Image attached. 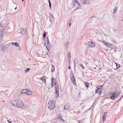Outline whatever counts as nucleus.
Masks as SVG:
<instances>
[{
    "instance_id": "nucleus-47",
    "label": "nucleus",
    "mask_w": 123,
    "mask_h": 123,
    "mask_svg": "<svg viewBox=\"0 0 123 123\" xmlns=\"http://www.w3.org/2000/svg\"><path fill=\"white\" fill-rule=\"evenodd\" d=\"M2 102H4V100Z\"/></svg>"
},
{
    "instance_id": "nucleus-34",
    "label": "nucleus",
    "mask_w": 123,
    "mask_h": 123,
    "mask_svg": "<svg viewBox=\"0 0 123 123\" xmlns=\"http://www.w3.org/2000/svg\"><path fill=\"white\" fill-rule=\"evenodd\" d=\"M41 79L43 81V80H44L45 79V78L44 77H42L41 78Z\"/></svg>"
},
{
    "instance_id": "nucleus-50",
    "label": "nucleus",
    "mask_w": 123,
    "mask_h": 123,
    "mask_svg": "<svg viewBox=\"0 0 123 123\" xmlns=\"http://www.w3.org/2000/svg\"><path fill=\"white\" fill-rule=\"evenodd\" d=\"M1 25V24L0 23V26Z\"/></svg>"
},
{
    "instance_id": "nucleus-29",
    "label": "nucleus",
    "mask_w": 123,
    "mask_h": 123,
    "mask_svg": "<svg viewBox=\"0 0 123 123\" xmlns=\"http://www.w3.org/2000/svg\"><path fill=\"white\" fill-rule=\"evenodd\" d=\"M116 64L117 66V68H119L120 67V65L116 63Z\"/></svg>"
},
{
    "instance_id": "nucleus-32",
    "label": "nucleus",
    "mask_w": 123,
    "mask_h": 123,
    "mask_svg": "<svg viewBox=\"0 0 123 123\" xmlns=\"http://www.w3.org/2000/svg\"><path fill=\"white\" fill-rule=\"evenodd\" d=\"M67 56H68V58L70 59V57H71V55H70L69 54H68L67 55Z\"/></svg>"
},
{
    "instance_id": "nucleus-39",
    "label": "nucleus",
    "mask_w": 123,
    "mask_h": 123,
    "mask_svg": "<svg viewBox=\"0 0 123 123\" xmlns=\"http://www.w3.org/2000/svg\"><path fill=\"white\" fill-rule=\"evenodd\" d=\"M80 121H78V120L77 121V123H80Z\"/></svg>"
},
{
    "instance_id": "nucleus-17",
    "label": "nucleus",
    "mask_w": 123,
    "mask_h": 123,
    "mask_svg": "<svg viewBox=\"0 0 123 123\" xmlns=\"http://www.w3.org/2000/svg\"><path fill=\"white\" fill-rule=\"evenodd\" d=\"M12 45H14L16 47H18L19 46V44L17 42L12 43Z\"/></svg>"
},
{
    "instance_id": "nucleus-11",
    "label": "nucleus",
    "mask_w": 123,
    "mask_h": 123,
    "mask_svg": "<svg viewBox=\"0 0 123 123\" xmlns=\"http://www.w3.org/2000/svg\"><path fill=\"white\" fill-rule=\"evenodd\" d=\"M26 29L25 28H22L19 30L20 32L22 34H25L26 33Z\"/></svg>"
},
{
    "instance_id": "nucleus-2",
    "label": "nucleus",
    "mask_w": 123,
    "mask_h": 123,
    "mask_svg": "<svg viewBox=\"0 0 123 123\" xmlns=\"http://www.w3.org/2000/svg\"><path fill=\"white\" fill-rule=\"evenodd\" d=\"M46 39L44 41V44L47 49L49 50L50 49L51 45L48 38L46 37Z\"/></svg>"
},
{
    "instance_id": "nucleus-18",
    "label": "nucleus",
    "mask_w": 123,
    "mask_h": 123,
    "mask_svg": "<svg viewBox=\"0 0 123 123\" xmlns=\"http://www.w3.org/2000/svg\"><path fill=\"white\" fill-rule=\"evenodd\" d=\"M27 89H24L22 90L20 92V93L21 94H24L26 93H27Z\"/></svg>"
},
{
    "instance_id": "nucleus-33",
    "label": "nucleus",
    "mask_w": 123,
    "mask_h": 123,
    "mask_svg": "<svg viewBox=\"0 0 123 123\" xmlns=\"http://www.w3.org/2000/svg\"><path fill=\"white\" fill-rule=\"evenodd\" d=\"M107 112H104L103 116H105V117H106V115Z\"/></svg>"
},
{
    "instance_id": "nucleus-46",
    "label": "nucleus",
    "mask_w": 123,
    "mask_h": 123,
    "mask_svg": "<svg viewBox=\"0 0 123 123\" xmlns=\"http://www.w3.org/2000/svg\"><path fill=\"white\" fill-rule=\"evenodd\" d=\"M19 49L20 50H21V49H20V47H19Z\"/></svg>"
},
{
    "instance_id": "nucleus-12",
    "label": "nucleus",
    "mask_w": 123,
    "mask_h": 123,
    "mask_svg": "<svg viewBox=\"0 0 123 123\" xmlns=\"http://www.w3.org/2000/svg\"><path fill=\"white\" fill-rule=\"evenodd\" d=\"M52 82L51 83V87H53L55 85H56V81L55 80H54L53 78H52L51 80ZM56 86L55 85V86Z\"/></svg>"
},
{
    "instance_id": "nucleus-40",
    "label": "nucleus",
    "mask_w": 123,
    "mask_h": 123,
    "mask_svg": "<svg viewBox=\"0 0 123 123\" xmlns=\"http://www.w3.org/2000/svg\"><path fill=\"white\" fill-rule=\"evenodd\" d=\"M7 121L8 122H9V123H11V122H10V121H9V120H7Z\"/></svg>"
},
{
    "instance_id": "nucleus-37",
    "label": "nucleus",
    "mask_w": 123,
    "mask_h": 123,
    "mask_svg": "<svg viewBox=\"0 0 123 123\" xmlns=\"http://www.w3.org/2000/svg\"><path fill=\"white\" fill-rule=\"evenodd\" d=\"M43 83H46L45 79V80H43Z\"/></svg>"
},
{
    "instance_id": "nucleus-10",
    "label": "nucleus",
    "mask_w": 123,
    "mask_h": 123,
    "mask_svg": "<svg viewBox=\"0 0 123 123\" xmlns=\"http://www.w3.org/2000/svg\"><path fill=\"white\" fill-rule=\"evenodd\" d=\"M91 0H80L81 2L84 4H88L91 2Z\"/></svg>"
},
{
    "instance_id": "nucleus-25",
    "label": "nucleus",
    "mask_w": 123,
    "mask_h": 123,
    "mask_svg": "<svg viewBox=\"0 0 123 123\" xmlns=\"http://www.w3.org/2000/svg\"><path fill=\"white\" fill-rule=\"evenodd\" d=\"M55 69L54 66L52 64V68L51 69V72H53Z\"/></svg>"
},
{
    "instance_id": "nucleus-19",
    "label": "nucleus",
    "mask_w": 123,
    "mask_h": 123,
    "mask_svg": "<svg viewBox=\"0 0 123 123\" xmlns=\"http://www.w3.org/2000/svg\"><path fill=\"white\" fill-rule=\"evenodd\" d=\"M26 94L28 95H31L32 94V92L31 90L28 89L27 90V93H26Z\"/></svg>"
},
{
    "instance_id": "nucleus-24",
    "label": "nucleus",
    "mask_w": 123,
    "mask_h": 123,
    "mask_svg": "<svg viewBox=\"0 0 123 123\" xmlns=\"http://www.w3.org/2000/svg\"><path fill=\"white\" fill-rule=\"evenodd\" d=\"M80 67L82 69H84L85 68L84 67L83 65L81 63H80L79 64Z\"/></svg>"
},
{
    "instance_id": "nucleus-22",
    "label": "nucleus",
    "mask_w": 123,
    "mask_h": 123,
    "mask_svg": "<svg viewBox=\"0 0 123 123\" xmlns=\"http://www.w3.org/2000/svg\"><path fill=\"white\" fill-rule=\"evenodd\" d=\"M74 0V1L75 2L76 5H77V6H78V7L80 5V3L77 2V1L78 0Z\"/></svg>"
},
{
    "instance_id": "nucleus-7",
    "label": "nucleus",
    "mask_w": 123,
    "mask_h": 123,
    "mask_svg": "<svg viewBox=\"0 0 123 123\" xmlns=\"http://www.w3.org/2000/svg\"><path fill=\"white\" fill-rule=\"evenodd\" d=\"M58 89L57 87L55 86V92H54V96L55 97L57 98L59 96V94Z\"/></svg>"
},
{
    "instance_id": "nucleus-15",
    "label": "nucleus",
    "mask_w": 123,
    "mask_h": 123,
    "mask_svg": "<svg viewBox=\"0 0 123 123\" xmlns=\"http://www.w3.org/2000/svg\"><path fill=\"white\" fill-rule=\"evenodd\" d=\"M16 103V100H13L11 102V104L12 105L15 106H16V105H17Z\"/></svg>"
},
{
    "instance_id": "nucleus-6",
    "label": "nucleus",
    "mask_w": 123,
    "mask_h": 123,
    "mask_svg": "<svg viewBox=\"0 0 123 123\" xmlns=\"http://www.w3.org/2000/svg\"><path fill=\"white\" fill-rule=\"evenodd\" d=\"M110 94L111 96L110 98L112 100H114L115 98L118 95L117 93L116 92H111Z\"/></svg>"
},
{
    "instance_id": "nucleus-20",
    "label": "nucleus",
    "mask_w": 123,
    "mask_h": 123,
    "mask_svg": "<svg viewBox=\"0 0 123 123\" xmlns=\"http://www.w3.org/2000/svg\"><path fill=\"white\" fill-rule=\"evenodd\" d=\"M118 9V8L117 6L114 9H113V13H116Z\"/></svg>"
},
{
    "instance_id": "nucleus-27",
    "label": "nucleus",
    "mask_w": 123,
    "mask_h": 123,
    "mask_svg": "<svg viewBox=\"0 0 123 123\" xmlns=\"http://www.w3.org/2000/svg\"><path fill=\"white\" fill-rule=\"evenodd\" d=\"M70 43L69 42H67L65 43V45L66 47H68V45Z\"/></svg>"
},
{
    "instance_id": "nucleus-13",
    "label": "nucleus",
    "mask_w": 123,
    "mask_h": 123,
    "mask_svg": "<svg viewBox=\"0 0 123 123\" xmlns=\"http://www.w3.org/2000/svg\"><path fill=\"white\" fill-rule=\"evenodd\" d=\"M49 18L50 19V20L51 22H53L54 21V19L52 14L51 13L50 15L49 16Z\"/></svg>"
},
{
    "instance_id": "nucleus-23",
    "label": "nucleus",
    "mask_w": 123,
    "mask_h": 123,
    "mask_svg": "<svg viewBox=\"0 0 123 123\" xmlns=\"http://www.w3.org/2000/svg\"><path fill=\"white\" fill-rule=\"evenodd\" d=\"M85 86L87 88L90 85V83H89L86 82L85 83Z\"/></svg>"
},
{
    "instance_id": "nucleus-51",
    "label": "nucleus",
    "mask_w": 123,
    "mask_h": 123,
    "mask_svg": "<svg viewBox=\"0 0 123 123\" xmlns=\"http://www.w3.org/2000/svg\"><path fill=\"white\" fill-rule=\"evenodd\" d=\"M122 21H123V19H122Z\"/></svg>"
},
{
    "instance_id": "nucleus-21",
    "label": "nucleus",
    "mask_w": 123,
    "mask_h": 123,
    "mask_svg": "<svg viewBox=\"0 0 123 123\" xmlns=\"http://www.w3.org/2000/svg\"><path fill=\"white\" fill-rule=\"evenodd\" d=\"M6 49V47L4 46L2 47V50L3 51H5Z\"/></svg>"
},
{
    "instance_id": "nucleus-43",
    "label": "nucleus",
    "mask_w": 123,
    "mask_h": 123,
    "mask_svg": "<svg viewBox=\"0 0 123 123\" xmlns=\"http://www.w3.org/2000/svg\"><path fill=\"white\" fill-rule=\"evenodd\" d=\"M29 60L30 61H31V58H30L29 59Z\"/></svg>"
},
{
    "instance_id": "nucleus-41",
    "label": "nucleus",
    "mask_w": 123,
    "mask_h": 123,
    "mask_svg": "<svg viewBox=\"0 0 123 123\" xmlns=\"http://www.w3.org/2000/svg\"><path fill=\"white\" fill-rule=\"evenodd\" d=\"M68 68L69 69H70V66H69L68 67Z\"/></svg>"
},
{
    "instance_id": "nucleus-31",
    "label": "nucleus",
    "mask_w": 123,
    "mask_h": 123,
    "mask_svg": "<svg viewBox=\"0 0 123 123\" xmlns=\"http://www.w3.org/2000/svg\"><path fill=\"white\" fill-rule=\"evenodd\" d=\"M103 122H104L106 119V117H105V116H103Z\"/></svg>"
},
{
    "instance_id": "nucleus-28",
    "label": "nucleus",
    "mask_w": 123,
    "mask_h": 123,
    "mask_svg": "<svg viewBox=\"0 0 123 123\" xmlns=\"http://www.w3.org/2000/svg\"><path fill=\"white\" fill-rule=\"evenodd\" d=\"M30 68H27L26 69L25 71V73H27V72H28L30 70Z\"/></svg>"
},
{
    "instance_id": "nucleus-48",
    "label": "nucleus",
    "mask_w": 123,
    "mask_h": 123,
    "mask_svg": "<svg viewBox=\"0 0 123 123\" xmlns=\"http://www.w3.org/2000/svg\"><path fill=\"white\" fill-rule=\"evenodd\" d=\"M22 2H23L24 1V0H22Z\"/></svg>"
},
{
    "instance_id": "nucleus-4",
    "label": "nucleus",
    "mask_w": 123,
    "mask_h": 123,
    "mask_svg": "<svg viewBox=\"0 0 123 123\" xmlns=\"http://www.w3.org/2000/svg\"><path fill=\"white\" fill-rule=\"evenodd\" d=\"M102 43L108 48L112 49L115 48V46L114 45L111 44L110 43L107 42L106 41H102Z\"/></svg>"
},
{
    "instance_id": "nucleus-30",
    "label": "nucleus",
    "mask_w": 123,
    "mask_h": 123,
    "mask_svg": "<svg viewBox=\"0 0 123 123\" xmlns=\"http://www.w3.org/2000/svg\"><path fill=\"white\" fill-rule=\"evenodd\" d=\"M58 118L59 119H60L63 122L64 121V120H63L61 117H59Z\"/></svg>"
},
{
    "instance_id": "nucleus-26",
    "label": "nucleus",
    "mask_w": 123,
    "mask_h": 123,
    "mask_svg": "<svg viewBox=\"0 0 123 123\" xmlns=\"http://www.w3.org/2000/svg\"><path fill=\"white\" fill-rule=\"evenodd\" d=\"M78 59H76L74 60V64L75 65L76 64L78 63Z\"/></svg>"
},
{
    "instance_id": "nucleus-3",
    "label": "nucleus",
    "mask_w": 123,
    "mask_h": 123,
    "mask_svg": "<svg viewBox=\"0 0 123 123\" xmlns=\"http://www.w3.org/2000/svg\"><path fill=\"white\" fill-rule=\"evenodd\" d=\"M7 32V30L4 27H2L0 31V36L2 37L3 36V34H5Z\"/></svg>"
},
{
    "instance_id": "nucleus-16",
    "label": "nucleus",
    "mask_w": 123,
    "mask_h": 123,
    "mask_svg": "<svg viewBox=\"0 0 123 123\" xmlns=\"http://www.w3.org/2000/svg\"><path fill=\"white\" fill-rule=\"evenodd\" d=\"M64 109L65 110H68V108H69V105L68 104H66L65 105L64 107Z\"/></svg>"
},
{
    "instance_id": "nucleus-9",
    "label": "nucleus",
    "mask_w": 123,
    "mask_h": 123,
    "mask_svg": "<svg viewBox=\"0 0 123 123\" xmlns=\"http://www.w3.org/2000/svg\"><path fill=\"white\" fill-rule=\"evenodd\" d=\"M97 88V89L96 91V93H99L102 90V86L101 85H98Z\"/></svg>"
},
{
    "instance_id": "nucleus-5",
    "label": "nucleus",
    "mask_w": 123,
    "mask_h": 123,
    "mask_svg": "<svg viewBox=\"0 0 123 123\" xmlns=\"http://www.w3.org/2000/svg\"><path fill=\"white\" fill-rule=\"evenodd\" d=\"M17 105L16 107L20 108H23L24 106V104L20 101L16 100Z\"/></svg>"
},
{
    "instance_id": "nucleus-35",
    "label": "nucleus",
    "mask_w": 123,
    "mask_h": 123,
    "mask_svg": "<svg viewBox=\"0 0 123 123\" xmlns=\"http://www.w3.org/2000/svg\"><path fill=\"white\" fill-rule=\"evenodd\" d=\"M43 36L44 38L46 36V34L45 32L43 34Z\"/></svg>"
},
{
    "instance_id": "nucleus-44",
    "label": "nucleus",
    "mask_w": 123,
    "mask_h": 123,
    "mask_svg": "<svg viewBox=\"0 0 123 123\" xmlns=\"http://www.w3.org/2000/svg\"><path fill=\"white\" fill-rule=\"evenodd\" d=\"M70 25H71V24H70V23L69 25V26H70Z\"/></svg>"
},
{
    "instance_id": "nucleus-42",
    "label": "nucleus",
    "mask_w": 123,
    "mask_h": 123,
    "mask_svg": "<svg viewBox=\"0 0 123 123\" xmlns=\"http://www.w3.org/2000/svg\"><path fill=\"white\" fill-rule=\"evenodd\" d=\"M70 60H69V65L70 64Z\"/></svg>"
},
{
    "instance_id": "nucleus-49",
    "label": "nucleus",
    "mask_w": 123,
    "mask_h": 123,
    "mask_svg": "<svg viewBox=\"0 0 123 123\" xmlns=\"http://www.w3.org/2000/svg\"><path fill=\"white\" fill-rule=\"evenodd\" d=\"M75 5H74V7H75Z\"/></svg>"
},
{
    "instance_id": "nucleus-36",
    "label": "nucleus",
    "mask_w": 123,
    "mask_h": 123,
    "mask_svg": "<svg viewBox=\"0 0 123 123\" xmlns=\"http://www.w3.org/2000/svg\"><path fill=\"white\" fill-rule=\"evenodd\" d=\"M49 6L50 8V9H51V3L49 4Z\"/></svg>"
},
{
    "instance_id": "nucleus-1",
    "label": "nucleus",
    "mask_w": 123,
    "mask_h": 123,
    "mask_svg": "<svg viewBox=\"0 0 123 123\" xmlns=\"http://www.w3.org/2000/svg\"><path fill=\"white\" fill-rule=\"evenodd\" d=\"M55 105L54 101L50 100L48 103L47 106L49 109L52 110L55 107Z\"/></svg>"
},
{
    "instance_id": "nucleus-14",
    "label": "nucleus",
    "mask_w": 123,
    "mask_h": 123,
    "mask_svg": "<svg viewBox=\"0 0 123 123\" xmlns=\"http://www.w3.org/2000/svg\"><path fill=\"white\" fill-rule=\"evenodd\" d=\"M88 44L89 46L91 47H95L94 44L92 42H89L88 43Z\"/></svg>"
},
{
    "instance_id": "nucleus-8",
    "label": "nucleus",
    "mask_w": 123,
    "mask_h": 123,
    "mask_svg": "<svg viewBox=\"0 0 123 123\" xmlns=\"http://www.w3.org/2000/svg\"><path fill=\"white\" fill-rule=\"evenodd\" d=\"M70 76L72 81L73 82L74 84H75L76 81L75 80V79L73 73L71 72L70 74Z\"/></svg>"
},
{
    "instance_id": "nucleus-38",
    "label": "nucleus",
    "mask_w": 123,
    "mask_h": 123,
    "mask_svg": "<svg viewBox=\"0 0 123 123\" xmlns=\"http://www.w3.org/2000/svg\"><path fill=\"white\" fill-rule=\"evenodd\" d=\"M48 1L49 2V4L50 3H51L50 0H48Z\"/></svg>"
},
{
    "instance_id": "nucleus-45",
    "label": "nucleus",
    "mask_w": 123,
    "mask_h": 123,
    "mask_svg": "<svg viewBox=\"0 0 123 123\" xmlns=\"http://www.w3.org/2000/svg\"><path fill=\"white\" fill-rule=\"evenodd\" d=\"M17 7H16L15 8V10H16L17 9Z\"/></svg>"
}]
</instances>
